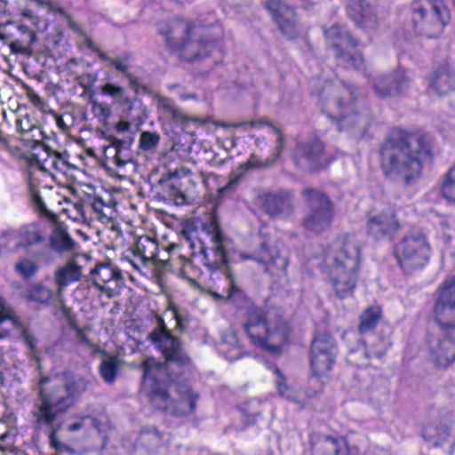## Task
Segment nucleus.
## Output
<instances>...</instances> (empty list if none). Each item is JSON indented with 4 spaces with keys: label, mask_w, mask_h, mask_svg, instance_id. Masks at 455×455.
<instances>
[{
    "label": "nucleus",
    "mask_w": 455,
    "mask_h": 455,
    "mask_svg": "<svg viewBox=\"0 0 455 455\" xmlns=\"http://www.w3.org/2000/svg\"><path fill=\"white\" fill-rule=\"evenodd\" d=\"M89 386L87 379L68 374L54 378L42 377L37 384V401L32 411L36 427L49 431L50 444L58 453L68 450L57 438L60 427L58 418L73 406Z\"/></svg>",
    "instance_id": "obj_1"
},
{
    "label": "nucleus",
    "mask_w": 455,
    "mask_h": 455,
    "mask_svg": "<svg viewBox=\"0 0 455 455\" xmlns=\"http://www.w3.org/2000/svg\"><path fill=\"white\" fill-rule=\"evenodd\" d=\"M429 151L422 137L394 132L382 147L381 169L387 178L410 184L420 177L422 159Z\"/></svg>",
    "instance_id": "obj_2"
},
{
    "label": "nucleus",
    "mask_w": 455,
    "mask_h": 455,
    "mask_svg": "<svg viewBox=\"0 0 455 455\" xmlns=\"http://www.w3.org/2000/svg\"><path fill=\"white\" fill-rule=\"evenodd\" d=\"M143 390L152 406L168 411L174 416H185L194 412L198 394L188 387H180L178 390L180 401L174 403L166 389V368L154 358H148L142 363Z\"/></svg>",
    "instance_id": "obj_3"
},
{
    "label": "nucleus",
    "mask_w": 455,
    "mask_h": 455,
    "mask_svg": "<svg viewBox=\"0 0 455 455\" xmlns=\"http://www.w3.org/2000/svg\"><path fill=\"white\" fill-rule=\"evenodd\" d=\"M360 265V249L354 235L345 234L334 245L328 262V275L338 297L350 296L355 287Z\"/></svg>",
    "instance_id": "obj_4"
},
{
    "label": "nucleus",
    "mask_w": 455,
    "mask_h": 455,
    "mask_svg": "<svg viewBox=\"0 0 455 455\" xmlns=\"http://www.w3.org/2000/svg\"><path fill=\"white\" fill-rule=\"evenodd\" d=\"M158 30L170 47L178 51L187 61L209 56L215 45L212 40L204 37L200 28L186 20L176 19L160 23Z\"/></svg>",
    "instance_id": "obj_5"
},
{
    "label": "nucleus",
    "mask_w": 455,
    "mask_h": 455,
    "mask_svg": "<svg viewBox=\"0 0 455 455\" xmlns=\"http://www.w3.org/2000/svg\"><path fill=\"white\" fill-rule=\"evenodd\" d=\"M244 330L255 346L271 353H278L290 336V328L280 315L259 307L250 309Z\"/></svg>",
    "instance_id": "obj_6"
},
{
    "label": "nucleus",
    "mask_w": 455,
    "mask_h": 455,
    "mask_svg": "<svg viewBox=\"0 0 455 455\" xmlns=\"http://www.w3.org/2000/svg\"><path fill=\"white\" fill-rule=\"evenodd\" d=\"M334 94V100L324 108L329 118L337 121L340 131H356L363 134L370 125V114L367 108H361L355 90L343 85L335 88Z\"/></svg>",
    "instance_id": "obj_7"
},
{
    "label": "nucleus",
    "mask_w": 455,
    "mask_h": 455,
    "mask_svg": "<svg viewBox=\"0 0 455 455\" xmlns=\"http://www.w3.org/2000/svg\"><path fill=\"white\" fill-rule=\"evenodd\" d=\"M450 19L444 0H415L411 4L413 28L422 36L434 38L440 36Z\"/></svg>",
    "instance_id": "obj_8"
},
{
    "label": "nucleus",
    "mask_w": 455,
    "mask_h": 455,
    "mask_svg": "<svg viewBox=\"0 0 455 455\" xmlns=\"http://www.w3.org/2000/svg\"><path fill=\"white\" fill-rule=\"evenodd\" d=\"M430 245L422 234H413L403 238L395 246V257L404 271L421 268L428 262Z\"/></svg>",
    "instance_id": "obj_9"
},
{
    "label": "nucleus",
    "mask_w": 455,
    "mask_h": 455,
    "mask_svg": "<svg viewBox=\"0 0 455 455\" xmlns=\"http://www.w3.org/2000/svg\"><path fill=\"white\" fill-rule=\"evenodd\" d=\"M303 196L308 204V212L303 220L304 227L315 233L326 230L333 218L331 202L324 194L312 188L304 189Z\"/></svg>",
    "instance_id": "obj_10"
},
{
    "label": "nucleus",
    "mask_w": 455,
    "mask_h": 455,
    "mask_svg": "<svg viewBox=\"0 0 455 455\" xmlns=\"http://www.w3.org/2000/svg\"><path fill=\"white\" fill-rule=\"evenodd\" d=\"M326 38L332 44L339 64L346 68H361L364 60L360 52H351L358 45V41L343 27L333 25L324 31Z\"/></svg>",
    "instance_id": "obj_11"
},
{
    "label": "nucleus",
    "mask_w": 455,
    "mask_h": 455,
    "mask_svg": "<svg viewBox=\"0 0 455 455\" xmlns=\"http://www.w3.org/2000/svg\"><path fill=\"white\" fill-rule=\"evenodd\" d=\"M149 338L164 355L166 363H174L178 365H187L190 363L188 355L182 348L180 340L167 329L162 317H157V327L151 331Z\"/></svg>",
    "instance_id": "obj_12"
},
{
    "label": "nucleus",
    "mask_w": 455,
    "mask_h": 455,
    "mask_svg": "<svg viewBox=\"0 0 455 455\" xmlns=\"http://www.w3.org/2000/svg\"><path fill=\"white\" fill-rule=\"evenodd\" d=\"M338 348L330 334L323 333L315 338L311 346V368L319 378L328 375L335 363Z\"/></svg>",
    "instance_id": "obj_13"
},
{
    "label": "nucleus",
    "mask_w": 455,
    "mask_h": 455,
    "mask_svg": "<svg viewBox=\"0 0 455 455\" xmlns=\"http://www.w3.org/2000/svg\"><path fill=\"white\" fill-rule=\"evenodd\" d=\"M434 315L441 330L455 329V275L442 283Z\"/></svg>",
    "instance_id": "obj_14"
},
{
    "label": "nucleus",
    "mask_w": 455,
    "mask_h": 455,
    "mask_svg": "<svg viewBox=\"0 0 455 455\" xmlns=\"http://www.w3.org/2000/svg\"><path fill=\"white\" fill-rule=\"evenodd\" d=\"M455 329L442 330L428 342V357L435 366L446 368L455 362Z\"/></svg>",
    "instance_id": "obj_15"
},
{
    "label": "nucleus",
    "mask_w": 455,
    "mask_h": 455,
    "mask_svg": "<svg viewBox=\"0 0 455 455\" xmlns=\"http://www.w3.org/2000/svg\"><path fill=\"white\" fill-rule=\"evenodd\" d=\"M323 145L316 138L298 141L293 155L295 164L302 170L315 171L322 164Z\"/></svg>",
    "instance_id": "obj_16"
},
{
    "label": "nucleus",
    "mask_w": 455,
    "mask_h": 455,
    "mask_svg": "<svg viewBox=\"0 0 455 455\" xmlns=\"http://www.w3.org/2000/svg\"><path fill=\"white\" fill-rule=\"evenodd\" d=\"M400 228V221L390 206L373 214L367 221L368 235L378 240L392 238Z\"/></svg>",
    "instance_id": "obj_17"
},
{
    "label": "nucleus",
    "mask_w": 455,
    "mask_h": 455,
    "mask_svg": "<svg viewBox=\"0 0 455 455\" xmlns=\"http://www.w3.org/2000/svg\"><path fill=\"white\" fill-rule=\"evenodd\" d=\"M212 246L204 249V261L209 269H218L227 264V239L215 221H212L208 230Z\"/></svg>",
    "instance_id": "obj_18"
},
{
    "label": "nucleus",
    "mask_w": 455,
    "mask_h": 455,
    "mask_svg": "<svg viewBox=\"0 0 455 455\" xmlns=\"http://www.w3.org/2000/svg\"><path fill=\"white\" fill-rule=\"evenodd\" d=\"M274 21L281 33L288 38H293L299 32V26L294 11L282 0H268L266 4Z\"/></svg>",
    "instance_id": "obj_19"
},
{
    "label": "nucleus",
    "mask_w": 455,
    "mask_h": 455,
    "mask_svg": "<svg viewBox=\"0 0 455 455\" xmlns=\"http://www.w3.org/2000/svg\"><path fill=\"white\" fill-rule=\"evenodd\" d=\"M387 349V342L382 338L375 337L366 345L360 343L357 347L350 348L347 355V362L356 367H368L374 358H381Z\"/></svg>",
    "instance_id": "obj_20"
},
{
    "label": "nucleus",
    "mask_w": 455,
    "mask_h": 455,
    "mask_svg": "<svg viewBox=\"0 0 455 455\" xmlns=\"http://www.w3.org/2000/svg\"><path fill=\"white\" fill-rule=\"evenodd\" d=\"M157 250L158 243L156 240L148 236H140L132 251L134 259H131L130 262L135 268H139L140 264L143 266L154 264L159 268H164L167 261L157 259Z\"/></svg>",
    "instance_id": "obj_21"
},
{
    "label": "nucleus",
    "mask_w": 455,
    "mask_h": 455,
    "mask_svg": "<svg viewBox=\"0 0 455 455\" xmlns=\"http://www.w3.org/2000/svg\"><path fill=\"white\" fill-rule=\"evenodd\" d=\"M411 86V79L402 69L395 73L378 76L374 81L375 92L379 97H390L402 94Z\"/></svg>",
    "instance_id": "obj_22"
},
{
    "label": "nucleus",
    "mask_w": 455,
    "mask_h": 455,
    "mask_svg": "<svg viewBox=\"0 0 455 455\" xmlns=\"http://www.w3.org/2000/svg\"><path fill=\"white\" fill-rule=\"evenodd\" d=\"M93 284L101 291L107 293L111 298L114 291L119 286L123 279L122 273L108 263H100L96 265L90 271Z\"/></svg>",
    "instance_id": "obj_23"
},
{
    "label": "nucleus",
    "mask_w": 455,
    "mask_h": 455,
    "mask_svg": "<svg viewBox=\"0 0 455 455\" xmlns=\"http://www.w3.org/2000/svg\"><path fill=\"white\" fill-rule=\"evenodd\" d=\"M12 329H17L30 349L36 345L35 337L20 322L14 311L0 298V338L6 337Z\"/></svg>",
    "instance_id": "obj_24"
},
{
    "label": "nucleus",
    "mask_w": 455,
    "mask_h": 455,
    "mask_svg": "<svg viewBox=\"0 0 455 455\" xmlns=\"http://www.w3.org/2000/svg\"><path fill=\"white\" fill-rule=\"evenodd\" d=\"M260 199L264 212L272 218L286 217L294 211L293 198L288 191L266 194Z\"/></svg>",
    "instance_id": "obj_25"
},
{
    "label": "nucleus",
    "mask_w": 455,
    "mask_h": 455,
    "mask_svg": "<svg viewBox=\"0 0 455 455\" xmlns=\"http://www.w3.org/2000/svg\"><path fill=\"white\" fill-rule=\"evenodd\" d=\"M347 13L358 27L364 29H374L379 22L375 9L365 0H351Z\"/></svg>",
    "instance_id": "obj_26"
},
{
    "label": "nucleus",
    "mask_w": 455,
    "mask_h": 455,
    "mask_svg": "<svg viewBox=\"0 0 455 455\" xmlns=\"http://www.w3.org/2000/svg\"><path fill=\"white\" fill-rule=\"evenodd\" d=\"M428 91L444 95L455 89V70L448 64L437 67L427 77Z\"/></svg>",
    "instance_id": "obj_27"
},
{
    "label": "nucleus",
    "mask_w": 455,
    "mask_h": 455,
    "mask_svg": "<svg viewBox=\"0 0 455 455\" xmlns=\"http://www.w3.org/2000/svg\"><path fill=\"white\" fill-rule=\"evenodd\" d=\"M82 276V266L78 263V256L73 257L54 273V280L57 284L56 297L60 302L62 301L64 288L74 282H77Z\"/></svg>",
    "instance_id": "obj_28"
},
{
    "label": "nucleus",
    "mask_w": 455,
    "mask_h": 455,
    "mask_svg": "<svg viewBox=\"0 0 455 455\" xmlns=\"http://www.w3.org/2000/svg\"><path fill=\"white\" fill-rule=\"evenodd\" d=\"M271 127L277 135L276 145L273 154L264 160L260 159L256 155H251L249 159L241 165V169H243V172L254 169H264L271 167L281 156L284 148V137L278 128L273 125H271Z\"/></svg>",
    "instance_id": "obj_29"
},
{
    "label": "nucleus",
    "mask_w": 455,
    "mask_h": 455,
    "mask_svg": "<svg viewBox=\"0 0 455 455\" xmlns=\"http://www.w3.org/2000/svg\"><path fill=\"white\" fill-rule=\"evenodd\" d=\"M171 180L172 188L180 189V196L177 198L178 203L180 205L186 204L188 199V194L196 184L191 171L184 167L178 169L172 173Z\"/></svg>",
    "instance_id": "obj_30"
},
{
    "label": "nucleus",
    "mask_w": 455,
    "mask_h": 455,
    "mask_svg": "<svg viewBox=\"0 0 455 455\" xmlns=\"http://www.w3.org/2000/svg\"><path fill=\"white\" fill-rule=\"evenodd\" d=\"M20 37L9 43V47L12 53L27 54L32 53V45L36 41V32L25 25L17 27Z\"/></svg>",
    "instance_id": "obj_31"
},
{
    "label": "nucleus",
    "mask_w": 455,
    "mask_h": 455,
    "mask_svg": "<svg viewBox=\"0 0 455 455\" xmlns=\"http://www.w3.org/2000/svg\"><path fill=\"white\" fill-rule=\"evenodd\" d=\"M157 107L162 109L164 115L180 125H186L194 119L182 112L176 107L174 102L163 96L156 97Z\"/></svg>",
    "instance_id": "obj_32"
},
{
    "label": "nucleus",
    "mask_w": 455,
    "mask_h": 455,
    "mask_svg": "<svg viewBox=\"0 0 455 455\" xmlns=\"http://www.w3.org/2000/svg\"><path fill=\"white\" fill-rule=\"evenodd\" d=\"M221 287L220 293L213 292V295L225 299H236L242 296V290L237 285L234 275L229 269H225L221 277Z\"/></svg>",
    "instance_id": "obj_33"
},
{
    "label": "nucleus",
    "mask_w": 455,
    "mask_h": 455,
    "mask_svg": "<svg viewBox=\"0 0 455 455\" xmlns=\"http://www.w3.org/2000/svg\"><path fill=\"white\" fill-rule=\"evenodd\" d=\"M27 296L28 299L42 304H47L51 301H54L57 305L63 304V300L61 302L58 300L56 291L43 283L31 285L27 291Z\"/></svg>",
    "instance_id": "obj_34"
},
{
    "label": "nucleus",
    "mask_w": 455,
    "mask_h": 455,
    "mask_svg": "<svg viewBox=\"0 0 455 455\" xmlns=\"http://www.w3.org/2000/svg\"><path fill=\"white\" fill-rule=\"evenodd\" d=\"M381 317V308L379 306H372L365 310L360 315L358 331L364 334L373 330Z\"/></svg>",
    "instance_id": "obj_35"
},
{
    "label": "nucleus",
    "mask_w": 455,
    "mask_h": 455,
    "mask_svg": "<svg viewBox=\"0 0 455 455\" xmlns=\"http://www.w3.org/2000/svg\"><path fill=\"white\" fill-rule=\"evenodd\" d=\"M51 241L52 247L58 251H68L75 249L76 243L68 232L61 228L54 229Z\"/></svg>",
    "instance_id": "obj_36"
},
{
    "label": "nucleus",
    "mask_w": 455,
    "mask_h": 455,
    "mask_svg": "<svg viewBox=\"0 0 455 455\" xmlns=\"http://www.w3.org/2000/svg\"><path fill=\"white\" fill-rule=\"evenodd\" d=\"M0 247L8 251H16L21 248L20 231L7 229L0 235Z\"/></svg>",
    "instance_id": "obj_37"
},
{
    "label": "nucleus",
    "mask_w": 455,
    "mask_h": 455,
    "mask_svg": "<svg viewBox=\"0 0 455 455\" xmlns=\"http://www.w3.org/2000/svg\"><path fill=\"white\" fill-rule=\"evenodd\" d=\"M36 156L39 161L43 162L44 168L47 165L56 170H62L65 165V163L60 158V155L47 146H43L42 153L39 152Z\"/></svg>",
    "instance_id": "obj_38"
},
{
    "label": "nucleus",
    "mask_w": 455,
    "mask_h": 455,
    "mask_svg": "<svg viewBox=\"0 0 455 455\" xmlns=\"http://www.w3.org/2000/svg\"><path fill=\"white\" fill-rule=\"evenodd\" d=\"M84 206L85 203L82 201L67 202V207L62 209V212L75 222L84 223L87 221Z\"/></svg>",
    "instance_id": "obj_39"
},
{
    "label": "nucleus",
    "mask_w": 455,
    "mask_h": 455,
    "mask_svg": "<svg viewBox=\"0 0 455 455\" xmlns=\"http://www.w3.org/2000/svg\"><path fill=\"white\" fill-rule=\"evenodd\" d=\"M242 257L244 259H254L258 263L266 265L267 266L266 270H269L271 265L275 266L278 269H281V270H285L288 266V259L284 257L277 256L275 258L272 256L268 257L267 255H262L259 257H253V256L247 255V254H242Z\"/></svg>",
    "instance_id": "obj_40"
},
{
    "label": "nucleus",
    "mask_w": 455,
    "mask_h": 455,
    "mask_svg": "<svg viewBox=\"0 0 455 455\" xmlns=\"http://www.w3.org/2000/svg\"><path fill=\"white\" fill-rule=\"evenodd\" d=\"M111 148L115 150L113 162L119 167H124L127 164L132 163V156L127 148H123V142L119 140H115L112 142Z\"/></svg>",
    "instance_id": "obj_41"
},
{
    "label": "nucleus",
    "mask_w": 455,
    "mask_h": 455,
    "mask_svg": "<svg viewBox=\"0 0 455 455\" xmlns=\"http://www.w3.org/2000/svg\"><path fill=\"white\" fill-rule=\"evenodd\" d=\"M14 270L23 278H29L36 275L38 265L31 259L24 257L15 263Z\"/></svg>",
    "instance_id": "obj_42"
},
{
    "label": "nucleus",
    "mask_w": 455,
    "mask_h": 455,
    "mask_svg": "<svg viewBox=\"0 0 455 455\" xmlns=\"http://www.w3.org/2000/svg\"><path fill=\"white\" fill-rule=\"evenodd\" d=\"M117 362L114 357L104 359L100 366V373L105 382L112 384L116 380Z\"/></svg>",
    "instance_id": "obj_43"
},
{
    "label": "nucleus",
    "mask_w": 455,
    "mask_h": 455,
    "mask_svg": "<svg viewBox=\"0 0 455 455\" xmlns=\"http://www.w3.org/2000/svg\"><path fill=\"white\" fill-rule=\"evenodd\" d=\"M441 192L445 198L455 203V165L446 173Z\"/></svg>",
    "instance_id": "obj_44"
},
{
    "label": "nucleus",
    "mask_w": 455,
    "mask_h": 455,
    "mask_svg": "<svg viewBox=\"0 0 455 455\" xmlns=\"http://www.w3.org/2000/svg\"><path fill=\"white\" fill-rule=\"evenodd\" d=\"M160 135L156 132H142L140 136V148L143 151H152L159 144Z\"/></svg>",
    "instance_id": "obj_45"
},
{
    "label": "nucleus",
    "mask_w": 455,
    "mask_h": 455,
    "mask_svg": "<svg viewBox=\"0 0 455 455\" xmlns=\"http://www.w3.org/2000/svg\"><path fill=\"white\" fill-rule=\"evenodd\" d=\"M100 92L102 94L108 95L120 102H129L128 98L125 96V89L122 86L107 83L101 86Z\"/></svg>",
    "instance_id": "obj_46"
},
{
    "label": "nucleus",
    "mask_w": 455,
    "mask_h": 455,
    "mask_svg": "<svg viewBox=\"0 0 455 455\" xmlns=\"http://www.w3.org/2000/svg\"><path fill=\"white\" fill-rule=\"evenodd\" d=\"M21 248L30 247L32 245L44 242L42 235L36 229H20Z\"/></svg>",
    "instance_id": "obj_47"
},
{
    "label": "nucleus",
    "mask_w": 455,
    "mask_h": 455,
    "mask_svg": "<svg viewBox=\"0 0 455 455\" xmlns=\"http://www.w3.org/2000/svg\"><path fill=\"white\" fill-rule=\"evenodd\" d=\"M450 434V429L447 426L440 427H428L426 429V435L431 438L435 444H438L447 439Z\"/></svg>",
    "instance_id": "obj_48"
},
{
    "label": "nucleus",
    "mask_w": 455,
    "mask_h": 455,
    "mask_svg": "<svg viewBox=\"0 0 455 455\" xmlns=\"http://www.w3.org/2000/svg\"><path fill=\"white\" fill-rule=\"evenodd\" d=\"M172 317L176 321V328L180 331H183L186 328V324L188 321V315L186 310L178 308L174 306L170 307Z\"/></svg>",
    "instance_id": "obj_49"
},
{
    "label": "nucleus",
    "mask_w": 455,
    "mask_h": 455,
    "mask_svg": "<svg viewBox=\"0 0 455 455\" xmlns=\"http://www.w3.org/2000/svg\"><path fill=\"white\" fill-rule=\"evenodd\" d=\"M16 127L21 134H28L29 132H38L41 135V130L31 123L28 116L18 118L16 120Z\"/></svg>",
    "instance_id": "obj_50"
},
{
    "label": "nucleus",
    "mask_w": 455,
    "mask_h": 455,
    "mask_svg": "<svg viewBox=\"0 0 455 455\" xmlns=\"http://www.w3.org/2000/svg\"><path fill=\"white\" fill-rule=\"evenodd\" d=\"M90 422L92 426L97 427V419L90 417V416H84L81 419H79L77 421L69 424L67 427V430L69 432H76L81 429H83L85 426V422Z\"/></svg>",
    "instance_id": "obj_51"
},
{
    "label": "nucleus",
    "mask_w": 455,
    "mask_h": 455,
    "mask_svg": "<svg viewBox=\"0 0 455 455\" xmlns=\"http://www.w3.org/2000/svg\"><path fill=\"white\" fill-rule=\"evenodd\" d=\"M85 204L92 207L96 213L106 216L104 209L107 207V204L103 202L101 198L89 197Z\"/></svg>",
    "instance_id": "obj_52"
},
{
    "label": "nucleus",
    "mask_w": 455,
    "mask_h": 455,
    "mask_svg": "<svg viewBox=\"0 0 455 455\" xmlns=\"http://www.w3.org/2000/svg\"><path fill=\"white\" fill-rule=\"evenodd\" d=\"M275 373L278 376L275 384L279 394L283 396H289L290 390L289 387L285 383L284 377L281 374V371L278 368L275 369Z\"/></svg>",
    "instance_id": "obj_53"
},
{
    "label": "nucleus",
    "mask_w": 455,
    "mask_h": 455,
    "mask_svg": "<svg viewBox=\"0 0 455 455\" xmlns=\"http://www.w3.org/2000/svg\"><path fill=\"white\" fill-rule=\"evenodd\" d=\"M26 95L29 101L36 108H43L44 101L43 99L29 86H25Z\"/></svg>",
    "instance_id": "obj_54"
},
{
    "label": "nucleus",
    "mask_w": 455,
    "mask_h": 455,
    "mask_svg": "<svg viewBox=\"0 0 455 455\" xmlns=\"http://www.w3.org/2000/svg\"><path fill=\"white\" fill-rule=\"evenodd\" d=\"M111 65H113L117 71L125 75L130 68L129 56L126 55L122 59H114L111 60Z\"/></svg>",
    "instance_id": "obj_55"
},
{
    "label": "nucleus",
    "mask_w": 455,
    "mask_h": 455,
    "mask_svg": "<svg viewBox=\"0 0 455 455\" xmlns=\"http://www.w3.org/2000/svg\"><path fill=\"white\" fill-rule=\"evenodd\" d=\"M93 111L103 117H108L110 115V108L104 103H94Z\"/></svg>",
    "instance_id": "obj_56"
},
{
    "label": "nucleus",
    "mask_w": 455,
    "mask_h": 455,
    "mask_svg": "<svg viewBox=\"0 0 455 455\" xmlns=\"http://www.w3.org/2000/svg\"><path fill=\"white\" fill-rule=\"evenodd\" d=\"M240 177H241V175L232 174L230 176V179H229L228 182L227 183V185L224 186L223 188H220V192L223 193L225 191L233 189L237 185V183L240 180Z\"/></svg>",
    "instance_id": "obj_57"
},
{
    "label": "nucleus",
    "mask_w": 455,
    "mask_h": 455,
    "mask_svg": "<svg viewBox=\"0 0 455 455\" xmlns=\"http://www.w3.org/2000/svg\"><path fill=\"white\" fill-rule=\"evenodd\" d=\"M326 440L329 441L332 444V446L335 450V455H339L340 447L346 445V442L344 439H336V438L328 436L326 438Z\"/></svg>",
    "instance_id": "obj_58"
},
{
    "label": "nucleus",
    "mask_w": 455,
    "mask_h": 455,
    "mask_svg": "<svg viewBox=\"0 0 455 455\" xmlns=\"http://www.w3.org/2000/svg\"><path fill=\"white\" fill-rule=\"evenodd\" d=\"M31 137L34 139L35 145L34 148H39L41 151L43 150V146H45L44 143H41V140L43 139V132H41V135L38 132H30Z\"/></svg>",
    "instance_id": "obj_59"
},
{
    "label": "nucleus",
    "mask_w": 455,
    "mask_h": 455,
    "mask_svg": "<svg viewBox=\"0 0 455 455\" xmlns=\"http://www.w3.org/2000/svg\"><path fill=\"white\" fill-rule=\"evenodd\" d=\"M260 124H261V122H259V121H251V122H241V123L232 124L230 126L234 127V128H239V127H242L244 125L255 126V125Z\"/></svg>",
    "instance_id": "obj_60"
},
{
    "label": "nucleus",
    "mask_w": 455,
    "mask_h": 455,
    "mask_svg": "<svg viewBox=\"0 0 455 455\" xmlns=\"http://www.w3.org/2000/svg\"><path fill=\"white\" fill-rule=\"evenodd\" d=\"M124 76L127 78L131 86L138 85L139 82H138V78L136 76H134L133 74H132L130 72H127Z\"/></svg>",
    "instance_id": "obj_61"
},
{
    "label": "nucleus",
    "mask_w": 455,
    "mask_h": 455,
    "mask_svg": "<svg viewBox=\"0 0 455 455\" xmlns=\"http://www.w3.org/2000/svg\"><path fill=\"white\" fill-rule=\"evenodd\" d=\"M180 189L177 188H172V183L170 184V196L176 204H180L177 201V198L180 196Z\"/></svg>",
    "instance_id": "obj_62"
},
{
    "label": "nucleus",
    "mask_w": 455,
    "mask_h": 455,
    "mask_svg": "<svg viewBox=\"0 0 455 455\" xmlns=\"http://www.w3.org/2000/svg\"><path fill=\"white\" fill-rule=\"evenodd\" d=\"M116 129L119 132H126L130 129V124L126 121H121L116 124Z\"/></svg>",
    "instance_id": "obj_63"
},
{
    "label": "nucleus",
    "mask_w": 455,
    "mask_h": 455,
    "mask_svg": "<svg viewBox=\"0 0 455 455\" xmlns=\"http://www.w3.org/2000/svg\"><path fill=\"white\" fill-rule=\"evenodd\" d=\"M7 9V3L4 0H0V17L5 14Z\"/></svg>",
    "instance_id": "obj_64"
}]
</instances>
